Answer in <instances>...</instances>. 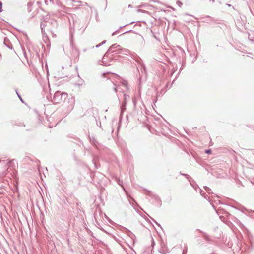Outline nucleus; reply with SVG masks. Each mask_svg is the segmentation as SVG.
<instances>
[{
    "label": "nucleus",
    "instance_id": "4be33fe9",
    "mask_svg": "<svg viewBox=\"0 0 254 254\" xmlns=\"http://www.w3.org/2000/svg\"><path fill=\"white\" fill-rule=\"evenodd\" d=\"M101 45V44L96 45V47H99Z\"/></svg>",
    "mask_w": 254,
    "mask_h": 254
},
{
    "label": "nucleus",
    "instance_id": "f03ea898",
    "mask_svg": "<svg viewBox=\"0 0 254 254\" xmlns=\"http://www.w3.org/2000/svg\"><path fill=\"white\" fill-rule=\"evenodd\" d=\"M198 190L200 191V193L201 194V195L204 197V198L206 199H208V201H209V202L211 204L212 206L213 207V208H214V205L213 203H212L211 202V200L209 199V197L207 195H206V194L205 193H202V190L201 189H200L199 188H198Z\"/></svg>",
    "mask_w": 254,
    "mask_h": 254
},
{
    "label": "nucleus",
    "instance_id": "5701e85b",
    "mask_svg": "<svg viewBox=\"0 0 254 254\" xmlns=\"http://www.w3.org/2000/svg\"><path fill=\"white\" fill-rule=\"evenodd\" d=\"M123 84L125 85V86H126V83H124H124H123Z\"/></svg>",
    "mask_w": 254,
    "mask_h": 254
},
{
    "label": "nucleus",
    "instance_id": "6e6552de",
    "mask_svg": "<svg viewBox=\"0 0 254 254\" xmlns=\"http://www.w3.org/2000/svg\"><path fill=\"white\" fill-rule=\"evenodd\" d=\"M187 248L185 247L183 250L182 254H187Z\"/></svg>",
    "mask_w": 254,
    "mask_h": 254
},
{
    "label": "nucleus",
    "instance_id": "393cba45",
    "mask_svg": "<svg viewBox=\"0 0 254 254\" xmlns=\"http://www.w3.org/2000/svg\"><path fill=\"white\" fill-rule=\"evenodd\" d=\"M240 177H241V178H243V177H242V176H240Z\"/></svg>",
    "mask_w": 254,
    "mask_h": 254
},
{
    "label": "nucleus",
    "instance_id": "aec40b11",
    "mask_svg": "<svg viewBox=\"0 0 254 254\" xmlns=\"http://www.w3.org/2000/svg\"><path fill=\"white\" fill-rule=\"evenodd\" d=\"M17 94L19 98H20V99L22 101V99L21 97L18 95V94L17 93Z\"/></svg>",
    "mask_w": 254,
    "mask_h": 254
},
{
    "label": "nucleus",
    "instance_id": "7ed1b4c3",
    "mask_svg": "<svg viewBox=\"0 0 254 254\" xmlns=\"http://www.w3.org/2000/svg\"><path fill=\"white\" fill-rule=\"evenodd\" d=\"M187 176V178L189 180V181L190 182V185L192 186V187L197 191V187L198 186L194 182V181H191L190 177H188V176ZM189 177H190V176H189Z\"/></svg>",
    "mask_w": 254,
    "mask_h": 254
},
{
    "label": "nucleus",
    "instance_id": "b1692460",
    "mask_svg": "<svg viewBox=\"0 0 254 254\" xmlns=\"http://www.w3.org/2000/svg\"><path fill=\"white\" fill-rule=\"evenodd\" d=\"M105 42V41H104L102 42V44H103V43H104Z\"/></svg>",
    "mask_w": 254,
    "mask_h": 254
},
{
    "label": "nucleus",
    "instance_id": "412c9836",
    "mask_svg": "<svg viewBox=\"0 0 254 254\" xmlns=\"http://www.w3.org/2000/svg\"><path fill=\"white\" fill-rule=\"evenodd\" d=\"M197 230L199 232H200L201 233H203V232L202 231H201L200 230H199V229H197Z\"/></svg>",
    "mask_w": 254,
    "mask_h": 254
},
{
    "label": "nucleus",
    "instance_id": "20e7f679",
    "mask_svg": "<svg viewBox=\"0 0 254 254\" xmlns=\"http://www.w3.org/2000/svg\"><path fill=\"white\" fill-rule=\"evenodd\" d=\"M120 49V45H116V44H114L113 45H112V46H111L108 50V52H115L116 50H115L114 49Z\"/></svg>",
    "mask_w": 254,
    "mask_h": 254
},
{
    "label": "nucleus",
    "instance_id": "4468645a",
    "mask_svg": "<svg viewBox=\"0 0 254 254\" xmlns=\"http://www.w3.org/2000/svg\"><path fill=\"white\" fill-rule=\"evenodd\" d=\"M2 11V3L0 1V12Z\"/></svg>",
    "mask_w": 254,
    "mask_h": 254
},
{
    "label": "nucleus",
    "instance_id": "ddd939ff",
    "mask_svg": "<svg viewBox=\"0 0 254 254\" xmlns=\"http://www.w3.org/2000/svg\"><path fill=\"white\" fill-rule=\"evenodd\" d=\"M205 152L207 154H210L211 153V149L206 150L205 151Z\"/></svg>",
    "mask_w": 254,
    "mask_h": 254
},
{
    "label": "nucleus",
    "instance_id": "39448f33",
    "mask_svg": "<svg viewBox=\"0 0 254 254\" xmlns=\"http://www.w3.org/2000/svg\"><path fill=\"white\" fill-rule=\"evenodd\" d=\"M237 176H235V178H234V179L235 180L236 183L238 185H243V183L242 182V181L239 179V178H236Z\"/></svg>",
    "mask_w": 254,
    "mask_h": 254
},
{
    "label": "nucleus",
    "instance_id": "6ab92c4d",
    "mask_svg": "<svg viewBox=\"0 0 254 254\" xmlns=\"http://www.w3.org/2000/svg\"><path fill=\"white\" fill-rule=\"evenodd\" d=\"M152 220H153V221H154V222L156 224H157L158 226H160V225H159V224H158L157 223V222L155 220H154V219H152Z\"/></svg>",
    "mask_w": 254,
    "mask_h": 254
},
{
    "label": "nucleus",
    "instance_id": "f257e3e1",
    "mask_svg": "<svg viewBox=\"0 0 254 254\" xmlns=\"http://www.w3.org/2000/svg\"><path fill=\"white\" fill-rule=\"evenodd\" d=\"M67 95V94L66 93H61L60 92L57 91L54 95L53 101L55 104L60 103L66 98Z\"/></svg>",
    "mask_w": 254,
    "mask_h": 254
},
{
    "label": "nucleus",
    "instance_id": "1a4fd4ad",
    "mask_svg": "<svg viewBox=\"0 0 254 254\" xmlns=\"http://www.w3.org/2000/svg\"><path fill=\"white\" fill-rule=\"evenodd\" d=\"M159 252L162 254H165L166 253V251L163 249H160Z\"/></svg>",
    "mask_w": 254,
    "mask_h": 254
},
{
    "label": "nucleus",
    "instance_id": "2eb2a0df",
    "mask_svg": "<svg viewBox=\"0 0 254 254\" xmlns=\"http://www.w3.org/2000/svg\"><path fill=\"white\" fill-rule=\"evenodd\" d=\"M127 98H129V97L128 96H127L126 95H124V99L125 101H126V100L127 99Z\"/></svg>",
    "mask_w": 254,
    "mask_h": 254
},
{
    "label": "nucleus",
    "instance_id": "9b49d317",
    "mask_svg": "<svg viewBox=\"0 0 254 254\" xmlns=\"http://www.w3.org/2000/svg\"><path fill=\"white\" fill-rule=\"evenodd\" d=\"M177 3L180 7H181L182 5V3L180 1H177Z\"/></svg>",
    "mask_w": 254,
    "mask_h": 254
},
{
    "label": "nucleus",
    "instance_id": "423d86ee",
    "mask_svg": "<svg viewBox=\"0 0 254 254\" xmlns=\"http://www.w3.org/2000/svg\"><path fill=\"white\" fill-rule=\"evenodd\" d=\"M116 179L117 180V182H118V184L123 187V182L122 181H121L119 179L116 178Z\"/></svg>",
    "mask_w": 254,
    "mask_h": 254
},
{
    "label": "nucleus",
    "instance_id": "9d476101",
    "mask_svg": "<svg viewBox=\"0 0 254 254\" xmlns=\"http://www.w3.org/2000/svg\"><path fill=\"white\" fill-rule=\"evenodd\" d=\"M249 179L252 184H254V177L252 179L249 178Z\"/></svg>",
    "mask_w": 254,
    "mask_h": 254
},
{
    "label": "nucleus",
    "instance_id": "f8f14e48",
    "mask_svg": "<svg viewBox=\"0 0 254 254\" xmlns=\"http://www.w3.org/2000/svg\"><path fill=\"white\" fill-rule=\"evenodd\" d=\"M147 195H148L149 196H152L153 195V194H152V193L150 191L147 190Z\"/></svg>",
    "mask_w": 254,
    "mask_h": 254
},
{
    "label": "nucleus",
    "instance_id": "a211bd4d",
    "mask_svg": "<svg viewBox=\"0 0 254 254\" xmlns=\"http://www.w3.org/2000/svg\"><path fill=\"white\" fill-rule=\"evenodd\" d=\"M95 177H96V176H93V178H92L93 181H94L95 179H96Z\"/></svg>",
    "mask_w": 254,
    "mask_h": 254
},
{
    "label": "nucleus",
    "instance_id": "dca6fc26",
    "mask_svg": "<svg viewBox=\"0 0 254 254\" xmlns=\"http://www.w3.org/2000/svg\"><path fill=\"white\" fill-rule=\"evenodd\" d=\"M152 246H153L154 245H155V242L153 240V239H152Z\"/></svg>",
    "mask_w": 254,
    "mask_h": 254
},
{
    "label": "nucleus",
    "instance_id": "f3484780",
    "mask_svg": "<svg viewBox=\"0 0 254 254\" xmlns=\"http://www.w3.org/2000/svg\"><path fill=\"white\" fill-rule=\"evenodd\" d=\"M125 52H126V54H127V53H129V51L126 49L123 50Z\"/></svg>",
    "mask_w": 254,
    "mask_h": 254
},
{
    "label": "nucleus",
    "instance_id": "0eeeda50",
    "mask_svg": "<svg viewBox=\"0 0 254 254\" xmlns=\"http://www.w3.org/2000/svg\"><path fill=\"white\" fill-rule=\"evenodd\" d=\"M204 188L208 193H210V192L211 190V189L207 186H204Z\"/></svg>",
    "mask_w": 254,
    "mask_h": 254
}]
</instances>
